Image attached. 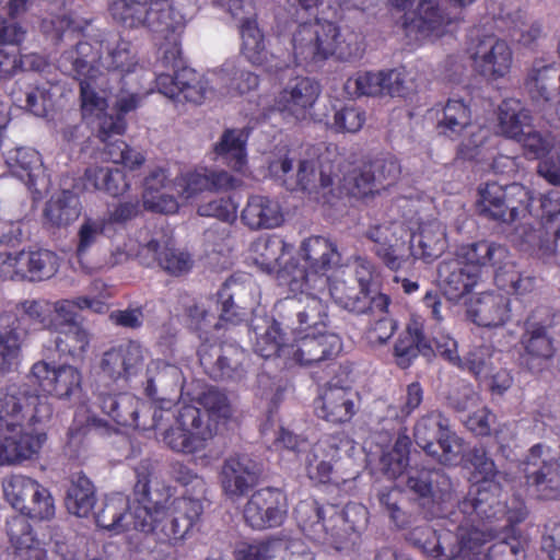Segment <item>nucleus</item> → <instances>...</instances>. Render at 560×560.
I'll list each match as a JSON object with an SVG mask.
<instances>
[{
	"label": "nucleus",
	"instance_id": "28",
	"mask_svg": "<svg viewBox=\"0 0 560 560\" xmlns=\"http://www.w3.org/2000/svg\"><path fill=\"white\" fill-rule=\"evenodd\" d=\"M479 280L478 270L466 266L456 255L442 260L438 266V282L450 300H457L469 293Z\"/></svg>",
	"mask_w": 560,
	"mask_h": 560
},
{
	"label": "nucleus",
	"instance_id": "1",
	"mask_svg": "<svg viewBox=\"0 0 560 560\" xmlns=\"http://www.w3.org/2000/svg\"><path fill=\"white\" fill-rule=\"evenodd\" d=\"M154 469L155 463L151 459L141 460L135 469L136 500L143 503L136 511V530L152 534L160 541L175 544L186 538L199 521L203 506L198 499L183 497L176 501L173 511H166L150 494V477Z\"/></svg>",
	"mask_w": 560,
	"mask_h": 560
},
{
	"label": "nucleus",
	"instance_id": "3",
	"mask_svg": "<svg viewBox=\"0 0 560 560\" xmlns=\"http://www.w3.org/2000/svg\"><path fill=\"white\" fill-rule=\"evenodd\" d=\"M91 310L103 314L107 305L97 300L79 296L71 300H60L54 303V323L51 331L56 332V349L72 358H82L86 352L91 332L84 325L81 312Z\"/></svg>",
	"mask_w": 560,
	"mask_h": 560
},
{
	"label": "nucleus",
	"instance_id": "45",
	"mask_svg": "<svg viewBox=\"0 0 560 560\" xmlns=\"http://www.w3.org/2000/svg\"><path fill=\"white\" fill-rule=\"evenodd\" d=\"M81 210L78 195L70 189H62L47 201L44 215L51 226L66 228L80 217Z\"/></svg>",
	"mask_w": 560,
	"mask_h": 560
},
{
	"label": "nucleus",
	"instance_id": "60",
	"mask_svg": "<svg viewBox=\"0 0 560 560\" xmlns=\"http://www.w3.org/2000/svg\"><path fill=\"white\" fill-rule=\"evenodd\" d=\"M471 114L469 107L462 100H448L442 109V116L438 119L440 133L458 136L470 125Z\"/></svg>",
	"mask_w": 560,
	"mask_h": 560
},
{
	"label": "nucleus",
	"instance_id": "41",
	"mask_svg": "<svg viewBox=\"0 0 560 560\" xmlns=\"http://www.w3.org/2000/svg\"><path fill=\"white\" fill-rule=\"evenodd\" d=\"M282 320L275 318H257L252 329L255 334L254 350L262 358L288 354L290 347L284 345V336L281 331Z\"/></svg>",
	"mask_w": 560,
	"mask_h": 560
},
{
	"label": "nucleus",
	"instance_id": "36",
	"mask_svg": "<svg viewBox=\"0 0 560 560\" xmlns=\"http://www.w3.org/2000/svg\"><path fill=\"white\" fill-rule=\"evenodd\" d=\"M215 312L220 322L238 324L249 311V299L244 295L243 287L234 279L226 280L215 294Z\"/></svg>",
	"mask_w": 560,
	"mask_h": 560
},
{
	"label": "nucleus",
	"instance_id": "34",
	"mask_svg": "<svg viewBox=\"0 0 560 560\" xmlns=\"http://www.w3.org/2000/svg\"><path fill=\"white\" fill-rule=\"evenodd\" d=\"M300 256L314 275L325 273L341 262L337 244L324 236L304 240L300 246Z\"/></svg>",
	"mask_w": 560,
	"mask_h": 560
},
{
	"label": "nucleus",
	"instance_id": "48",
	"mask_svg": "<svg viewBox=\"0 0 560 560\" xmlns=\"http://www.w3.org/2000/svg\"><path fill=\"white\" fill-rule=\"evenodd\" d=\"M532 116L516 100L503 101L499 107V129L506 138H518L532 126Z\"/></svg>",
	"mask_w": 560,
	"mask_h": 560
},
{
	"label": "nucleus",
	"instance_id": "32",
	"mask_svg": "<svg viewBox=\"0 0 560 560\" xmlns=\"http://www.w3.org/2000/svg\"><path fill=\"white\" fill-rule=\"evenodd\" d=\"M349 441L339 436H327L315 443L305 456V467L311 479L325 482L329 479L332 464L339 458L340 448Z\"/></svg>",
	"mask_w": 560,
	"mask_h": 560
},
{
	"label": "nucleus",
	"instance_id": "17",
	"mask_svg": "<svg viewBox=\"0 0 560 560\" xmlns=\"http://www.w3.org/2000/svg\"><path fill=\"white\" fill-rule=\"evenodd\" d=\"M469 51L478 71L488 79L504 77L511 68L512 50L495 35H482L471 40Z\"/></svg>",
	"mask_w": 560,
	"mask_h": 560
},
{
	"label": "nucleus",
	"instance_id": "44",
	"mask_svg": "<svg viewBox=\"0 0 560 560\" xmlns=\"http://www.w3.org/2000/svg\"><path fill=\"white\" fill-rule=\"evenodd\" d=\"M446 248V237L443 226L439 222H431L420 228L418 234H413L410 249L416 258L432 261L440 257Z\"/></svg>",
	"mask_w": 560,
	"mask_h": 560
},
{
	"label": "nucleus",
	"instance_id": "16",
	"mask_svg": "<svg viewBox=\"0 0 560 560\" xmlns=\"http://www.w3.org/2000/svg\"><path fill=\"white\" fill-rule=\"evenodd\" d=\"M31 385H37L42 392L58 398H69L81 389V372L68 364L54 366L45 361L35 363L28 375Z\"/></svg>",
	"mask_w": 560,
	"mask_h": 560
},
{
	"label": "nucleus",
	"instance_id": "27",
	"mask_svg": "<svg viewBox=\"0 0 560 560\" xmlns=\"http://www.w3.org/2000/svg\"><path fill=\"white\" fill-rule=\"evenodd\" d=\"M142 504L136 500L135 493L132 500L121 493H115L105 498L102 506L95 512L96 524L116 534L136 530V511Z\"/></svg>",
	"mask_w": 560,
	"mask_h": 560
},
{
	"label": "nucleus",
	"instance_id": "9",
	"mask_svg": "<svg viewBox=\"0 0 560 560\" xmlns=\"http://www.w3.org/2000/svg\"><path fill=\"white\" fill-rule=\"evenodd\" d=\"M198 357L205 372L212 378L241 382L247 374L248 353L235 342L202 343Z\"/></svg>",
	"mask_w": 560,
	"mask_h": 560
},
{
	"label": "nucleus",
	"instance_id": "52",
	"mask_svg": "<svg viewBox=\"0 0 560 560\" xmlns=\"http://www.w3.org/2000/svg\"><path fill=\"white\" fill-rule=\"evenodd\" d=\"M154 0H112V18L126 28L143 27Z\"/></svg>",
	"mask_w": 560,
	"mask_h": 560
},
{
	"label": "nucleus",
	"instance_id": "10",
	"mask_svg": "<svg viewBox=\"0 0 560 560\" xmlns=\"http://www.w3.org/2000/svg\"><path fill=\"white\" fill-rule=\"evenodd\" d=\"M163 442L173 451L192 454L213 435V427L203 421L201 410L187 405L179 409L175 424L163 432Z\"/></svg>",
	"mask_w": 560,
	"mask_h": 560
},
{
	"label": "nucleus",
	"instance_id": "39",
	"mask_svg": "<svg viewBox=\"0 0 560 560\" xmlns=\"http://www.w3.org/2000/svg\"><path fill=\"white\" fill-rule=\"evenodd\" d=\"M19 280L45 281L59 269V257L48 249L21 250L18 253Z\"/></svg>",
	"mask_w": 560,
	"mask_h": 560
},
{
	"label": "nucleus",
	"instance_id": "51",
	"mask_svg": "<svg viewBox=\"0 0 560 560\" xmlns=\"http://www.w3.org/2000/svg\"><path fill=\"white\" fill-rule=\"evenodd\" d=\"M184 26L185 20L183 15L173 7L165 3L152 2L143 27L167 38L171 34L180 33Z\"/></svg>",
	"mask_w": 560,
	"mask_h": 560
},
{
	"label": "nucleus",
	"instance_id": "40",
	"mask_svg": "<svg viewBox=\"0 0 560 560\" xmlns=\"http://www.w3.org/2000/svg\"><path fill=\"white\" fill-rule=\"evenodd\" d=\"M456 256L465 260L466 266H474L478 270L480 277V268L491 266L500 269V267L509 259V249L501 244L488 241H480L460 246Z\"/></svg>",
	"mask_w": 560,
	"mask_h": 560
},
{
	"label": "nucleus",
	"instance_id": "35",
	"mask_svg": "<svg viewBox=\"0 0 560 560\" xmlns=\"http://www.w3.org/2000/svg\"><path fill=\"white\" fill-rule=\"evenodd\" d=\"M510 301L497 293H481L472 301L467 310L475 324L483 327H499L510 318Z\"/></svg>",
	"mask_w": 560,
	"mask_h": 560
},
{
	"label": "nucleus",
	"instance_id": "59",
	"mask_svg": "<svg viewBox=\"0 0 560 560\" xmlns=\"http://www.w3.org/2000/svg\"><path fill=\"white\" fill-rule=\"evenodd\" d=\"M246 137L242 130L229 129L215 144L214 151L234 170H242L246 162Z\"/></svg>",
	"mask_w": 560,
	"mask_h": 560
},
{
	"label": "nucleus",
	"instance_id": "46",
	"mask_svg": "<svg viewBox=\"0 0 560 560\" xmlns=\"http://www.w3.org/2000/svg\"><path fill=\"white\" fill-rule=\"evenodd\" d=\"M368 511L361 504L349 503L342 510L329 505V525L332 528L347 525L338 533H334L332 540L336 542L350 540L354 533H359L365 526Z\"/></svg>",
	"mask_w": 560,
	"mask_h": 560
},
{
	"label": "nucleus",
	"instance_id": "42",
	"mask_svg": "<svg viewBox=\"0 0 560 560\" xmlns=\"http://www.w3.org/2000/svg\"><path fill=\"white\" fill-rule=\"evenodd\" d=\"M241 219L249 229L260 230L279 226L283 215L277 201L265 196H253L243 209Z\"/></svg>",
	"mask_w": 560,
	"mask_h": 560
},
{
	"label": "nucleus",
	"instance_id": "14",
	"mask_svg": "<svg viewBox=\"0 0 560 560\" xmlns=\"http://www.w3.org/2000/svg\"><path fill=\"white\" fill-rule=\"evenodd\" d=\"M275 311L283 326L292 331L325 326L327 320L325 304L313 294L285 298L276 304Z\"/></svg>",
	"mask_w": 560,
	"mask_h": 560
},
{
	"label": "nucleus",
	"instance_id": "63",
	"mask_svg": "<svg viewBox=\"0 0 560 560\" xmlns=\"http://www.w3.org/2000/svg\"><path fill=\"white\" fill-rule=\"evenodd\" d=\"M346 194L355 198H363L376 191L374 174L368 164L353 168L343 176L339 187V195Z\"/></svg>",
	"mask_w": 560,
	"mask_h": 560
},
{
	"label": "nucleus",
	"instance_id": "58",
	"mask_svg": "<svg viewBox=\"0 0 560 560\" xmlns=\"http://www.w3.org/2000/svg\"><path fill=\"white\" fill-rule=\"evenodd\" d=\"M219 79L230 96L243 95L258 86V77L232 62L224 63L218 72Z\"/></svg>",
	"mask_w": 560,
	"mask_h": 560
},
{
	"label": "nucleus",
	"instance_id": "43",
	"mask_svg": "<svg viewBox=\"0 0 560 560\" xmlns=\"http://www.w3.org/2000/svg\"><path fill=\"white\" fill-rule=\"evenodd\" d=\"M242 37V54L253 65L265 67L267 70L278 69V63H272L273 56L268 51L264 34L257 23L250 19H244L240 27Z\"/></svg>",
	"mask_w": 560,
	"mask_h": 560
},
{
	"label": "nucleus",
	"instance_id": "24",
	"mask_svg": "<svg viewBox=\"0 0 560 560\" xmlns=\"http://www.w3.org/2000/svg\"><path fill=\"white\" fill-rule=\"evenodd\" d=\"M156 86L160 93L172 100L183 96L185 101L195 104H201L211 93L208 81L188 68L177 70L174 74H159Z\"/></svg>",
	"mask_w": 560,
	"mask_h": 560
},
{
	"label": "nucleus",
	"instance_id": "31",
	"mask_svg": "<svg viewBox=\"0 0 560 560\" xmlns=\"http://www.w3.org/2000/svg\"><path fill=\"white\" fill-rule=\"evenodd\" d=\"M7 162L12 174L24 182L28 189L37 194L47 189L49 180L42 158L36 150L19 148L14 152H10Z\"/></svg>",
	"mask_w": 560,
	"mask_h": 560
},
{
	"label": "nucleus",
	"instance_id": "13",
	"mask_svg": "<svg viewBox=\"0 0 560 560\" xmlns=\"http://www.w3.org/2000/svg\"><path fill=\"white\" fill-rule=\"evenodd\" d=\"M329 281V293L334 302L345 311L354 315L366 312H382L390 304L388 295L378 290H368L342 277H332Z\"/></svg>",
	"mask_w": 560,
	"mask_h": 560
},
{
	"label": "nucleus",
	"instance_id": "61",
	"mask_svg": "<svg viewBox=\"0 0 560 560\" xmlns=\"http://www.w3.org/2000/svg\"><path fill=\"white\" fill-rule=\"evenodd\" d=\"M294 516L301 530L311 539L316 541L327 537L324 526L326 508H319L315 502L301 501L294 509Z\"/></svg>",
	"mask_w": 560,
	"mask_h": 560
},
{
	"label": "nucleus",
	"instance_id": "33",
	"mask_svg": "<svg viewBox=\"0 0 560 560\" xmlns=\"http://www.w3.org/2000/svg\"><path fill=\"white\" fill-rule=\"evenodd\" d=\"M354 393L347 387L329 384L316 400L318 417L332 423L349 421L354 415Z\"/></svg>",
	"mask_w": 560,
	"mask_h": 560
},
{
	"label": "nucleus",
	"instance_id": "7",
	"mask_svg": "<svg viewBox=\"0 0 560 560\" xmlns=\"http://www.w3.org/2000/svg\"><path fill=\"white\" fill-rule=\"evenodd\" d=\"M413 438L441 465H453L462 457L463 440L451 431L448 420L440 411L422 416L415 425Z\"/></svg>",
	"mask_w": 560,
	"mask_h": 560
},
{
	"label": "nucleus",
	"instance_id": "29",
	"mask_svg": "<svg viewBox=\"0 0 560 560\" xmlns=\"http://www.w3.org/2000/svg\"><path fill=\"white\" fill-rule=\"evenodd\" d=\"M341 350V341L335 334L305 335L290 346L291 355L300 365L310 366L329 360Z\"/></svg>",
	"mask_w": 560,
	"mask_h": 560
},
{
	"label": "nucleus",
	"instance_id": "21",
	"mask_svg": "<svg viewBox=\"0 0 560 560\" xmlns=\"http://www.w3.org/2000/svg\"><path fill=\"white\" fill-rule=\"evenodd\" d=\"M262 465L248 455H233L226 458L221 468V486L232 500L244 497L254 488L261 475Z\"/></svg>",
	"mask_w": 560,
	"mask_h": 560
},
{
	"label": "nucleus",
	"instance_id": "49",
	"mask_svg": "<svg viewBox=\"0 0 560 560\" xmlns=\"http://www.w3.org/2000/svg\"><path fill=\"white\" fill-rule=\"evenodd\" d=\"M84 177L88 185L113 197L122 195L129 188L126 174L119 167L91 166L85 170Z\"/></svg>",
	"mask_w": 560,
	"mask_h": 560
},
{
	"label": "nucleus",
	"instance_id": "54",
	"mask_svg": "<svg viewBox=\"0 0 560 560\" xmlns=\"http://www.w3.org/2000/svg\"><path fill=\"white\" fill-rule=\"evenodd\" d=\"M477 521H471L468 517H464L457 527V532L454 533V541L452 545L455 550L458 551L457 557L467 558L472 553H477V550L489 539L490 535L486 528H482Z\"/></svg>",
	"mask_w": 560,
	"mask_h": 560
},
{
	"label": "nucleus",
	"instance_id": "19",
	"mask_svg": "<svg viewBox=\"0 0 560 560\" xmlns=\"http://www.w3.org/2000/svg\"><path fill=\"white\" fill-rule=\"evenodd\" d=\"M544 310H537L525 322V331L521 343L524 352L521 354V363L532 372H539L545 369L553 357L556 348L553 338L546 325L537 320V314Z\"/></svg>",
	"mask_w": 560,
	"mask_h": 560
},
{
	"label": "nucleus",
	"instance_id": "11",
	"mask_svg": "<svg viewBox=\"0 0 560 560\" xmlns=\"http://www.w3.org/2000/svg\"><path fill=\"white\" fill-rule=\"evenodd\" d=\"M90 49L88 43L79 42L74 48L61 55L59 65L66 72L79 80L82 109L92 113L103 110L106 100L95 90L97 70L85 58Z\"/></svg>",
	"mask_w": 560,
	"mask_h": 560
},
{
	"label": "nucleus",
	"instance_id": "62",
	"mask_svg": "<svg viewBox=\"0 0 560 560\" xmlns=\"http://www.w3.org/2000/svg\"><path fill=\"white\" fill-rule=\"evenodd\" d=\"M198 404L205 409L201 411L203 421H209L213 430L214 422L218 420H226L232 416V406L224 392L217 387H209L202 392L198 398Z\"/></svg>",
	"mask_w": 560,
	"mask_h": 560
},
{
	"label": "nucleus",
	"instance_id": "22",
	"mask_svg": "<svg viewBox=\"0 0 560 560\" xmlns=\"http://www.w3.org/2000/svg\"><path fill=\"white\" fill-rule=\"evenodd\" d=\"M26 31L11 19L0 16V79H9L20 70L35 69L34 55L19 57L15 49L9 50L8 46H18L25 38Z\"/></svg>",
	"mask_w": 560,
	"mask_h": 560
},
{
	"label": "nucleus",
	"instance_id": "8",
	"mask_svg": "<svg viewBox=\"0 0 560 560\" xmlns=\"http://www.w3.org/2000/svg\"><path fill=\"white\" fill-rule=\"evenodd\" d=\"M3 492L10 504L22 515L43 521L55 514L54 499L48 489L30 477L10 476L3 481Z\"/></svg>",
	"mask_w": 560,
	"mask_h": 560
},
{
	"label": "nucleus",
	"instance_id": "37",
	"mask_svg": "<svg viewBox=\"0 0 560 560\" xmlns=\"http://www.w3.org/2000/svg\"><path fill=\"white\" fill-rule=\"evenodd\" d=\"M408 541L421 549L425 555L439 560H452L457 558L458 551L454 549V533L443 530L438 533L430 526L413 528L407 537Z\"/></svg>",
	"mask_w": 560,
	"mask_h": 560
},
{
	"label": "nucleus",
	"instance_id": "6",
	"mask_svg": "<svg viewBox=\"0 0 560 560\" xmlns=\"http://www.w3.org/2000/svg\"><path fill=\"white\" fill-rule=\"evenodd\" d=\"M477 209L480 215L499 224L511 226L529 211L532 192L522 184L499 185L487 183L480 186Z\"/></svg>",
	"mask_w": 560,
	"mask_h": 560
},
{
	"label": "nucleus",
	"instance_id": "2",
	"mask_svg": "<svg viewBox=\"0 0 560 560\" xmlns=\"http://www.w3.org/2000/svg\"><path fill=\"white\" fill-rule=\"evenodd\" d=\"M292 45L296 58L313 63L329 57L347 61L362 52L361 35L348 26L339 27L331 22L300 24L293 33Z\"/></svg>",
	"mask_w": 560,
	"mask_h": 560
},
{
	"label": "nucleus",
	"instance_id": "57",
	"mask_svg": "<svg viewBox=\"0 0 560 560\" xmlns=\"http://www.w3.org/2000/svg\"><path fill=\"white\" fill-rule=\"evenodd\" d=\"M26 331L21 328L19 317L0 314V362H7L16 357Z\"/></svg>",
	"mask_w": 560,
	"mask_h": 560
},
{
	"label": "nucleus",
	"instance_id": "5",
	"mask_svg": "<svg viewBox=\"0 0 560 560\" xmlns=\"http://www.w3.org/2000/svg\"><path fill=\"white\" fill-rule=\"evenodd\" d=\"M52 416V408L45 397L31 390L28 385H11L0 392V433L15 428L43 424Z\"/></svg>",
	"mask_w": 560,
	"mask_h": 560
},
{
	"label": "nucleus",
	"instance_id": "53",
	"mask_svg": "<svg viewBox=\"0 0 560 560\" xmlns=\"http://www.w3.org/2000/svg\"><path fill=\"white\" fill-rule=\"evenodd\" d=\"M36 425H32L30 429L35 430ZM26 428H28L27 424L21 428V431ZM45 439L46 435L44 433H38L34 436L31 433H14V431L10 435L4 436L3 444L7 448L9 465L30 459L39 451Z\"/></svg>",
	"mask_w": 560,
	"mask_h": 560
},
{
	"label": "nucleus",
	"instance_id": "55",
	"mask_svg": "<svg viewBox=\"0 0 560 560\" xmlns=\"http://www.w3.org/2000/svg\"><path fill=\"white\" fill-rule=\"evenodd\" d=\"M7 534L11 542L18 545L14 560H46L43 549L27 545L32 540L31 527L24 516L10 518L7 522Z\"/></svg>",
	"mask_w": 560,
	"mask_h": 560
},
{
	"label": "nucleus",
	"instance_id": "18",
	"mask_svg": "<svg viewBox=\"0 0 560 560\" xmlns=\"http://www.w3.org/2000/svg\"><path fill=\"white\" fill-rule=\"evenodd\" d=\"M144 361L145 351L136 341L112 347L102 354L100 376L113 384L126 382L142 370Z\"/></svg>",
	"mask_w": 560,
	"mask_h": 560
},
{
	"label": "nucleus",
	"instance_id": "26",
	"mask_svg": "<svg viewBox=\"0 0 560 560\" xmlns=\"http://www.w3.org/2000/svg\"><path fill=\"white\" fill-rule=\"evenodd\" d=\"M140 261L150 267L154 262L172 276H180L190 270L192 260L188 253L173 246L172 240L166 236L154 237L139 250Z\"/></svg>",
	"mask_w": 560,
	"mask_h": 560
},
{
	"label": "nucleus",
	"instance_id": "64",
	"mask_svg": "<svg viewBox=\"0 0 560 560\" xmlns=\"http://www.w3.org/2000/svg\"><path fill=\"white\" fill-rule=\"evenodd\" d=\"M108 224L103 218H84L77 234L79 257H83L93 246L107 242L105 231Z\"/></svg>",
	"mask_w": 560,
	"mask_h": 560
},
{
	"label": "nucleus",
	"instance_id": "47",
	"mask_svg": "<svg viewBox=\"0 0 560 560\" xmlns=\"http://www.w3.org/2000/svg\"><path fill=\"white\" fill-rule=\"evenodd\" d=\"M389 234L387 225H373L366 231V237L375 244L374 253L389 269L398 270L408 256L405 254V243L392 244Z\"/></svg>",
	"mask_w": 560,
	"mask_h": 560
},
{
	"label": "nucleus",
	"instance_id": "15",
	"mask_svg": "<svg viewBox=\"0 0 560 560\" xmlns=\"http://www.w3.org/2000/svg\"><path fill=\"white\" fill-rule=\"evenodd\" d=\"M288 512L287 498L275 488H264L254 492L244 508L246 523L255 529L280 526Z\"/></svg>",
	"mask_w": 560,
	"mask_h": 560
},
{
	"label": "nucleus",
	"instance_id": "30",
	"mask_svg": "<svg viewBox=\"0 0 560 560\" xmlns=\"http://www.w3.org/2000/svg\"><path fill=\"white\" fill-rule=\"evenodd\" d=\"M182 388V371L173 364L152 362L147 369L144 393L156 402L173 404Z\"/></svg>",
	"mask_w": 560,
	"mask_h": 560
},
{
	"label": "nucleus",
	"instance_id": "12",
	"mask_svg": "<svg viewBox=\"0 0 560 560\" xmlns=\"http://www.w3.org/2000/svg\"><path fill=\"white\" fill-rule=\"evenodd\" d=\"M522 470L529 486L542 499H555L560 492V465L549 447L534 445L522 462Z\"/></svg>",
	"mask_w": 560,
	"mask_h": 560
},
{
	"label": "nucleus",
	"instance_id": "56",
	"mask_svg": "<svg viewBox=\"0 0 560 560\" xmlns=\"http://www.w3.org/2000/svg\"><path fill=\"white\" fill-rule=\"evenodd\" d=\"M95 504V491L91 480L78 475L71 482L66 497L68 511L79 517H86Z\"/></svg>",
	"mask_w": 560,
	"mask_h": 560
},
{
	"label": "nucleus",
	"instance_id": "50",
	"mask_svg": "<svg viewBox=\"0 0 560 560\" xmlns=\"http://www.w3.org/2000/svg\"><path fill=\"white\" fill-rule=\"evenodd\" d=\"M433 351L432 343L417 328L413 330L408 327L394 346V355L396 363L401 369L410 366L412 360L420 353L424 357H431Z\"/></svg>",
	"mask_w": 560,
	"mask_h": 560
},
{
	"label": "nucleus",
	"instance_id": "20",
	"mask_svg": "<svg viewBox=\"0 0 560 560\" xmlns=\"http://www.w3.org/2000/svg\"><path fill=\"white\" fill-rule=\"evenodd\" d=\"M500 491V482H477L458 502V513L481 523L500 520L505 513V505L499 499Z\"/></svg>",
	"mask_w": 560,
	"mask_h": 560
},
{
	"label": "nucleus",
	"instance_id": "25",
	"mask_svg": "<svg viewBox=\"0 0 560 560\" xmlns=\"http://www.w3.org/2000/svg\"><path fill=\"white\" fill-rule=\"evenodd\" d=\"M320 93L313 79L296 77L288 82L275 101V108L294 119H304Z\"/></svg>",
	"mask_w": 560,
	"mask_h": 560
},
{
	"label": "nucleus",
	"instance_id": "4",
	"mask_svg": "<svg viewBox=\"0 0 560 560\" xmlns=\"http://www.w3.org/2000/svg\"><path fill=\"white\" fill-rule=\"evenodd\" d=\"M306 156L298 161L296 173H293L294 160L284 158L273 161L270 164V172L282 178L283 184L290 190L302 189L310 192L318 188L328 189V194L334 195L332 185L334 166L330 163L329 152H320V148L310 147Z\"/></svg>",
	"mask_w": 560,
	"mask_h": 560
},
{
	"label": "nucleus",
	"instance_id": "38",
	"mask_svg": "<svg viewBox=\"0 0 560 560\" xmlns=\"http://www.w3.org/2000/svg\"><path fill=\"white\" fill-rule=\"evenodd\" d=\"M528 212H525V218H518L521 222L516 224L510 232L509 237L521 250L528 253H536L541 256H549L557 253L556 245V230L553 231V238L547 237V232L544 229L535 228L529 221Z\"/></svg>",
	"mask_w": 560,
	"mask_h": 560
},
{
	"label": "nucleus",
	"instance_id": "23",
	"mask_svg": "<svg viewBox=\"0 0 560 560\" xmlns=\"http://www.w3.org/2000/svg\"><path fill=\"white\" fill-rule=\"evenodd\" d=\"M451 23V18L439 0H421L413 16L405 15L402 27L406 36L421 40L441 36Z\"/></svg>",
	"mask_w": 560,
	"mask_h": 560
}]
</instances>
